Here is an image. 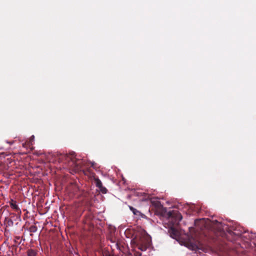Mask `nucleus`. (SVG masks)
<instances>
[{
    "label": "nucleus",
    "instance_id": "5",
    "mask_svg": "<svg viewBox=\"0 0 256 256\" xmlns=\"http://www.w3.org/2000/svg\"><path fill=\"white\" fill-rule=\"evenodd\" d=\"M212 223L214 226H216L218 230L220 231L222 230V224L218 222L217 220H212Z\"/></svg>",
    "mask_w": 256,
    "mask_h": 256
},
{
    "label": "nucleus",
    "instance_id": "11",
    "mask_svg": "<svg viewBox=\"0 0 256 256\" xmlns=\"http://www.w3.org/2000/svg\"><path fill=\"white\" fill-rule=\"evenodd\" d=\"M99 190L102 194H106L107 192L106 188L105 187L103 186H102V187H100L99 188Z\"/></svg>",
    "mask_w": 256,
    "mask_h": 256
},
{
    "label": "nucleus",
    "instance_id": "10",
    "mask_svg": "<svg viewBox=\"0 0 256 256\" xmlns=\"http://www.w3.org/2000/svg\"><path fill=\"white\" fill-rule=\"evenodd\" d=\"M36 252L32 250H30L28 251V256H36Z\"/></svg>",
    "mask_w": 256,
    "mask_h": 256
},
{
    "label": "nucleus",
    "instance_id": "1",
    "mask_svg": "<svg viewBox=\"0 0 256 256\" xmlns=\"http://www.w3.org/2000/svg\"><path fill=\"white\" fill-rule=\"evenodd\" d=\"M182 219V216L177 210L170 211L168 213V222H164V226L168 228V232L171 238H176L179 236L178 231L174 227L175 225L178 224Z\"/></svg>",
    "mask_w": 256,
    "mask_h": 256
},
{
    "label": "nucleus",
    "instance_id": "9",
    "mask_svg": "<svg viewBox=\"0 0 256 256\" xmlns=\"http://www.w3.org/2000/svg\"><path fill=\"white\" fill-rule=\"evenodd\" d=\"M37 227L34 225L31 226L29 228L30 232H36L37 231Z\"/></svg>",
    "mask_w": 256,
    "mask_h": 256
},
{
    "label": "nucleus",
    "instance_id": "8",
    "mask_svg": "<svg viewBox=\"0 0 256 256\" xmlns=\"http://www.w3.org/2000/svg\"><path fill=\"white\" fill-rule=\"evenodd\" d=\"M5 222H6L7 226H12L14 224L13 220L8 218H5Z\"/></svg>",
    "mask_w": 256,
    "mask_h": 256
},
{
    "label": "nucleus",
    "instance_id": "12",
    "mask_svg": "<svg viewBox=\"0 0 256 256\" xmlns=\"http://www.w3.org/2000/svg\"><path fill=\"white\" fill-rule=\"evenodd\" d=\"M104 256H113L112 254H110L108 252V251H106V252H104Z\"/></svg>",
    "mask_w": 256,
    "mask_h": 256
},
{
    "label": "nucleus",
    "instance_id": "6",
    "mask_svg": "<svg viewBox=\"0 0 256 256\" xmlns=\"http://www.w3.org/2000/svg\"><path fill=\"white\" fill-rule=\"evenodd\" d=\"M94 181L96 187H98V188H100V187H102V182L98 177H94Z\"/></svg>",
    "mask_w": 256,
    "mask_h": 256
},
{
    "label": "nucleus",
    "instance_id": "7",
    "mask_svg": "<svg viewBox=\"0 0 256 256\" xmlns=\"http://www.w3.org/2000/svg\"><path fill=\"white\" fill-rule=\"evenodd\" d=\"M10 204V206L15 210L18 211L20 210L18 206L16 204V201H14V200H12Z\"/></svg>",
    "mask_w": 256,
    "mask_h": 256
},
{
    "label": "nucleus",
    "instance_id": "13",
    "mask_svg": "<svg viewBox=\"0 0 256 256\" xmlns=\"http://www.w3.org/2000/svg\"><path fill=\"white\" fill-rule=\"evenodd\" d=\"M8 143H9L10 144H13V142H7Z\"/></svg>",
    "mask_w": 256,
    "mask_h": 256
},
{
    "label": "nucleus",
    "instance_id": "2",
    "mask_svg": "<svg viewBox=\"0 0 256 256\" xmlns=\"http://www.w3.org/2000/svg\"><path fill=\"white\" fill-rule=\"evenodd\" d=\"M132 242L142 251H145L150 245L151 240L150 236L146 231L140 230L135 234V236Z\"/></svg>",
    "mask_w": 256,
    "mask_h": 256
},
{
    "label": "nucleus",
    "instance_id": "3",
    "mask_svg": "<svg viewBox=\"0 0 256 256\" xmlns=\"http://www.w3.org/2000/svg\"><path fill=\"white\" fill-rule=\"evenodd\" d=\"M61 156L62 158H64L68 162L69 166L74 168L76 170H80L84 166L83 160L76 158V154L74 152L68 154L61 155Z\"/></svg>",
    "mask_w": 256,
    "mask_h": 256
},
{
    "label": "nucleus",
    "instance_id": "4",
    "mask_svg": "<svg viewBox=\"0 0 256 256\" xmlns=\"http://www.w3.org/2000/svg\"><path fill=\"white\" fill-rule=\"evenodd\" d=\"M130 208L133 214L134 215L138 216H142V217H144V214H142L140 211H138L136 209L134 208L132 206H130Z\"/></svg>",
    "mask_w": 256,
    "mask_h": 256
}]
</instances>
